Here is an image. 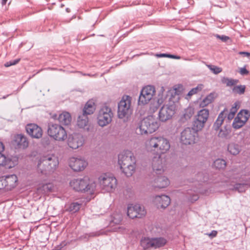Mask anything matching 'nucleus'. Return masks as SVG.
<instances>
[{
    "instance_id": "obj_5",
    "label": "nucleus",
    "mask_w": 250,
    "mask_h": 250,
    "mask_svg": "<svg viewBox=\"0 0 250 250\" xmlns=\"http://www.w3.org/2000/svg\"><path fill=\"white\" fill-rule=\"evenodd\" d=\"M70 186L75 190L92 194L96 188V184L88 177L75 179L70 182Z\"/></svg>"
},
{
    "instance_id": "obj_11",
    "label": "nucleus",
    "mask_w": 250,
    "mask_h": 250,
    "mask_svg": "<svg viewBox=\"0 0 250 250\" xmlns=\"http://www.w3.org/2000/svg\"><path fill=\"white\" fill-rule=\"evenodd\" d=\"M18 177L15 174L4 175L0 177V189L11 190L18 184Z\"/></svg>"
},
{
    "instance_id": "obj_41",
    "label": "nucleus",
    "mask_w": 250,
    "mask_h": 250,
    "mask_svg": "<svg viewBox=\"0 0 250 250\" xmlns=\"http://www.w3.org/2000/svg\"><path fill=\"white\" fill-rule=\"evenodd\" d=\"M203 88V85L202 84H199L196 87L192 88L191 90H190L188 95L187 96L190 97L198 92L202 90V88Z\"/></svg>"
},
{
    "instance_id": "obj_12",
    "label": "nucleus",
    "mask_w": 250,
    "mask_h": 250,
    "mask_svg": "<svg viewBox=\"0 0 250 250\" xmlns=\"http://www.w3.org/2000/svg\"><path fill=\"white\" fill-rule=\"evenodd\" d=\"M209 116V111L207 109H203L198 111L195 117L193 123V126L196 131H200L204 127Z\"/></svg>"
},
{
    "instance_id": "obj_13",
    "label": "nucleus",
    "mask_w": 250,
    "mask_h": 250,
    "mask_svg": "<svg viewBox=\"0 0 250 250\" xmlns=\"http://www.w3.org/2000/svg\"><path fill=\"white\" fill-rule=\"evenodd\" d=\"M194 127H187L181 133L180 141L184 145H191L195 143L197 132Z\"/></svg>"
},
{
    "instance_id": "obj_23",
    "label": "nucleus",
    "mask_w": 250,
    "mask_h": 250,
    "mask_svg": "<svg viewBox=\"0 0 250 250\" xmlns=\"http://www.w3.org/2000/svg\"><path fill=\"white\" fill-rule=\"evenodd\" d=\"M169 184V181L165 176H158L154 180V187L158 188H165Z\"/></svg>"
},
{
    "instance_id": "obj_61",
    "label": "nucleus",
    "mask_w": 250,
    "mask_h": 250,
    "mask_svg": "<svg viewBox=\"0 0 250 250\" xmlns=\"http://www.w3.org/2000/svg\"><path fill=\"white\" fill-rule=\"evenodd\" d=\"M202 194L206 193V192H201Z\"/></svg>"
},
{
    "instance_id": "obj_40",
    "label": "nucleus",
    "mask_w": 250,
    "mask_h": 250,
    "mask_svg": "<svg viewBox=\"0 0 250 250\" xmlns=\"http://www.w3.org/2000/svg\"><path fill=\"white\" fill-rule=\"evenodd\" d=\"M230 132V131L229 129L226 128V127H224V128H221L220 130V131L218 133V136L221 138L227 139Z\"/></svg>"
},
{
    "instance_id": "obj_34",
    "label": "nucleus",
    "mask_w": 250,
    "mask_h": 250,
    "mask_svg": "<svg viewBox=\"0 0 250 250\" xmlns=\"http://www.w3.org/2000/svg\"><path fill=\"white\" fill-rule=\"evenodd\" d=\"M246 90V86L245 85H239L234 86L232 89V91L234 94L242 95Z\"/></svg>"
},
{
    "instance_id": "obj_36",
    "label": "nucleus",
    "mask_w": 250,
    "mask_h": 250,
    "mask_svg": "<svg viewBox=\"0 0 250 250\" xmlns=\"http://www.w3.org/2000/svg\"><path fill=\"white\" fill-rule=\"evenodd\" d=\"M213 166L217 169H224L226 166V163L223 159H218L214 162Z\"/></svg>"
},
{
    "instance_id": "obj_39",
    "label": "nucleus",
    "mask_w": 250,
    "mask_h": 250,
    "mask_svg": "<svg viewBox=\"0 0 250 250\" xmlns=\"http://www.w3.org/2000/svg\"><path fill=\"white\" fill-rule=\"evenodd\" d=\"M194 113V109L192 107H188L185 110L184 117L186 120L189 119Z\"/></svg>"
},
{
    "instance_id": "obj_10",
    "label": "nucleus",
    "mask_w": 250,
    "mask_h": 250,
    "mask_svg": "<svg viewBox=\"0 0 250 250\" xmlns=\"http://www.w3.org/2000/svg\"><path fill=\"white\" fill-rule=\"evenodd\" d=\"M131 97L124 95L118 104V116L120 119L127 117L132 112L131 108Z\"/></svg>"
},
{
    "instance_id": "obj_7",
    "label": "nucleus",
    "mask_w": 250,
    "mask_h": 250,
    "mask_svg": "<svg viewBox=\"0 0 250 250\" xmlns=\"http://www.w3.org/2000/svg\"><path fill=\"white\" fill-rule=\"evenodd\" d=\"M99 183L101 188L106 192H112L117 187V180L113 175L104 174L98 178Z\"/></svg>"
},
{
    "instance_id": "obj_25",
    "label": "nucleus",
    "mask_w": 250,
    "mask_h": 250,
    "mask_svg": "<svg viewBox=\"0 0 250 250\" xmlns=\"http://www.w3.org/2000/svg\"><path fill=\"white\" fill-rule=\"evenodd\" d=\"M152 168L154 171L160 172L163 171L162 166V159L161 157H155L153 158L152 162Z\"/></svg>"
},
{
    "instance_id": "obj_9",
    "label": "nucleus",
    "mask_w": 250,
    "mask_h": 250,
    "mask_svg": "<svg viewBox=\"0 0 250 250\" xmlns=\"http://www.w3.org/2000/svg\"><path fill=\"white\" fill-rule=\"evenodd\" d=\"M175 104L170 98L168 103L165 104L159 112L160 121L165 122L170 119L175 113Z\"/></svg>"
},
{
    "instance_id": "obj_4",
    "label": "nucleus",
    "mask_w": 250,
    "mask_h": 250,
    "mask_svg": "<svg viewBox=\"0 0 250 250\" xmlns=\"http://www.w3.org/2000/svg\"><path fill=\"white\" fill-rule=\"evenodd\" d=\"M59 164V161L54 155L42 156L39 159L38 164V170L41 173L46 174L53 171Z\"/></svg>"
},
{
    "instance_id": "obj_29",
    "label": "nucleus",
    "mask_w": 250,
    "mask_h": 250,
    "mask_svg": "<svg viewBox=\"0 0 250 250\" xmlns=\"http://www.w3.org/2000/svg\"><path fill=\"white\" fill-rule=\"evenodd\" d=\"M77 125L80 128H84L87 127L88 125L87 116L83 114L79 115L78 118Z\"/></svg>"
},
{
    "instance_id": "obj_1",
    "label": "nucleus",
    "mask_w": 250,
    "mask_h": 250,
    "mask_svg": "<svg viewBox=\"0 0 250 250\" xmlns=\"http://www.w3.org/2000/svg\"><path fill=\"white\" fill-rule=\"evenodd\" d=\"M136 162L133 153L129 150H124L119 154L118 164L121 169L127 177L132 176L134 172Z\"/></svg>"
},
{
    "instance_id": "obj_51",
    "label": "nucleus",
    "mask_w": 250,
    "mask_h": 250,
    "mask_svg": "<svg viewBox=\"0 0 250 250\" xmlns=\"http://www.w3.org/2000/svg\"><path fill=\"white\" fill-rule=\"evenodd\" d=\"M239 54L240 55H243L245 57H248L250 59V53L247 52H239Z\"/></svg>"
},
{
    "instance_id": "obj_58",
    "label": "nucleus",
    "mask_w": 250,
    "mask_h": 250,
    "mask_svg": "<svg viewBox=\"0 0 250 250\" xmlns=\"http://www.w3.org/2000/svg\"><path fill=\"white\" fill-rule=\"evenodd\" d=\"M191 194H192V193H191V191H188V194H189V195H191Z\"/></svg>"
},
{
    "instance_id": "obj_49",
    "label": "nucleus",
    "mask_w": 250,
    "mask_h": 250,
    "mask_svg": "<svg viewBox=\"0 0 250 250\" xmlns=\"http://www.w3.org/2000/svg\"><path fill=\"white\" fill-rule=\"evenodd\" d=\"M239 72L242 75H246L249 74V71L245 67L241 68Z\"/></svg>"
},
{
    "instance_id": "obj_47",
    "label": "nucleus",
    "mask_w": 250,
    "mask_h": 250,
    "mask_svg": "<svg viewBox=\"0 0 250 250\" xmlns=\"http://www.w3.org/2000/svg\"><path fill=\"white\" fill-rule=\"evenodd\" d=\"M199 198V196L197 194H193L192 196H190L188 197V200L191 202H193L194 201H196L198 200Z\"/></svg>"
},
{
    "instance_id": "obj_60",
    "label": "nucleus",
    "mask_w": 250,
    "mask_h": 250,
    "mask_svg": "<svg viewBox=\"0 0 250 250\" xmlns=\"http://www.w3.org/2000/svg\"><path fill=\"white\" fill-rule=\"evenodd\" d=\"M200 176H201V174H199L198 176V177H200Z\"/></svg>"
},
{
    "instance_id": "obj_8",
    "label": "nucleus",
    "mask_w": 250,
    "mask_h": 250,
    "mask_svg": "<svg viewBox=\"0 0 250 250\" xmlns=\"http://www.w3.org/2000/svg\"><path fill=\"white\" fill-rule=\"evenodd\" d=\"M113 113L110 107L106 105L102 106L97 115V123L99 126L104 127L109 125L112 120Z\"/></svg>"
},
{
    "instance_id": "obj_21",
    "label": "nucleus",
    "mask_w": 250,
    "mask_h": 250,
    "mask_svg": "<svg viewBox=\"0 0 250 250\" xmlns=\"http://www.w3.org/2000/svg\"><path fill=\"white\" fill-rule=\"evenodd\" d=\"M52 117L54 119L57 120L60 124L65 125H69L72 119L71 115L67 112H63L59 115L55 114Z\"/></svg>"
},
{
    "instance_id": "obj_6",
    "label": "nucleus",
    "mask_w": 250,
    "mask_h": 250,
    "mask_svg": "<svg viewBox=\"0 0 250 250\" xmlns=\"http://www.w3.org/2000/svg\"><path fill=\"white\" fill-rule=\"evenodd\" d=\"M47 134L58 141H63L67 138V133L65 129L60 125L51 122L48 124Z\"/></svg>"
},
{
    "instance_id": "obj_59",
    "label": "nucleus",
    "mask_w": 250,
    "mask_h": 250,
    "mask_svg": "<svg viewBox=\"0 0 250 250\" xmlns=\"http://www.w3.org/2000/svg\"><path fill=\"white\" fill-rule=\"evenodd\" d=\"M66 10L67 11V12H69L68 8H66Z\"/></svg>"
},
{
    "instance_id": "obj_2",
    "label": "nucleus",
    "mask_w": 250,
    "mask_h": 250,
    "mask_svg": "<svg viewBox=\"0 0 250 250\" xmlns=\"http://www.w3.org/2000/svg\"><path fill=\"white\" fill-rule=\"evenodd\" d=\"M168 140L161 136L152 137L145 143V147L148 152L164 153L170 148Z\"/></svg>"
},
{
    "instance_id": "obj_35",
    "label": "nucleus",
    "mask_w": 250,
    "mask_h": 250,
    "mask_svg": "<svg viewBox=\"0 0 250 250\" xmlns=\"http://www.w3.org/2000/svg\"><path fill=\"white\" fill-rule=\"evenodd\" d=\"M213 100V94H210L207 96L200 104L201 107H204L211 103Z\"/></svg>"
},
{
    "instance_id": "obj_32",
    "label": "nucleus",
    "mask_w": 250,
    "mask_h": 250,
    "mask_svg": "<svg viewBox=\"0 0 250 250\" xmlns=\"http://www.w3.org/2000/svg\"><path fill=\"white\" fill-rule=\"evenodd\" d=\"M221 82L226 84L227 86L235 85L238 83V80L224 77L221 79Z\"/></svg>"
},
{
    "instance_id": "obj_14",
    "label": "nucleus",
    "mask_w": 250,
    "mask_h": 250,
    "mask_svg": "<svg viewBox=\"0 0 250 250\" xmlns=\"http://www.w3.org/2000/svg\"><path fill=\"white\" fill-rule=\"evenodd\" d=\"M67 143L70 148L76 149L83 145L84 139L83 136L80 133H73L69 135Z\"/></svg>"
},
{
    "instance_id": "obj_52",
    "label": "nucleus",
    "mask_w": 250,
    "mask_h": 250,
    "mask_svg": "<svg viewBox=\"0 0 250 250\" xmlns=\"http://www.w3.org/2000/svg\"><path fill=\"white\" fill-rule=\"evenodd\" d=\"M217 232L216 230H212L210 233L208 235L209 236L211 237H214L217 235Z\"/></svg>"
},
{
    "instance_id": "obj_37",
    "label": "nucleus",
    "mask_w": 250,
    "mask_h": 250,
    "mask_svg": "<svg viewBox=\"0 0 250 250\" xmlns=\"http://www.w3.org/2000/svg\"><path fill=\"white\" fill-rule=\"evenodd\" d=\"M248 185L249 184L247 183H237L234 186V189L239 192H242L245 191Z\"/></svg>"
},
{
    "instance_id": "obj_46",
    "label": "nucleus",
    "mask_w": 250,
    "mask_h": 250,
    "mask_svg": "<svg viewBox=\"0 0 250 250\" xmlns=\"http://www.w3.org/2000/svg\"><path fill=\"white\" fill-rule=\"evenodd\" d=\"M113 217V219L112 221L115 224H119L122 220V216L120 214L117 215V217H116L115 215H114Z\"/></svg>"
},
{
    "instance_id": "obj_28",
    "label": "nucleus",
    "mask_w": 250,
    "mask_h": 250,
    "mask_svg": "<svg viewBox=\"0 0 250 250\" xmlns=\"http://www.w3.org/2000/svg\"><path fill=\"white\" fill-rule=\"evenodd\" d=\"M140 245L144 250L153 249L152 238H142L140 241Z\"/></svg>"
},
{
    "instance_id": "obj_42",
    "label": "nucleus",
    "mask_w": 250,
    "mask_h": 250,
    "mask_svg": "<svg viewBox=\"0 0 250 250\" xmlns=\"http://www.w3.org/2000/svg\"><path fill=\"white\" fill-rule=\"evenodd\" d=\"M156 56L158 58L167 57L175 59H180L181 58V57L179 56H175L173 55L165 53L157 54L156 55Z\"/></svg>"
},
{
    "instance_id": "obj_22",
    "label": "nucleus",
    "mask_w": 250,
    "mask_h": 250,
    "mask_svg": "<svg viewBox=\"0 0 250 250\" xmlns=\"http://www.w3.org/2000/svg\"><path fill=\"white\" fill-rule=\"evenodd\" d=\"M14 142L19 148H25L28 146V142L26 138L22 134L16 135Z\"/></svg>"
},
{
    "instance_id": "obj_16",
    "label": "nucleus",
    "mask_w": 250,
    "mask_h": 250,
    "mask_svg": "<svg viewBox=\"0 0 250 250\" xmlns=\"http://www.w3.org/2000/svg\"><path fill=\"white\" fill-rule=\"evenodd\" d=\"M146 213L144 207L139 204H131L127 207V215L132 219L142 218L146 215Z\"/></svg>"
},
{
    "instance_id": "obj_38",
    "label": "nucleus",
    "mask_w": 250,
    "mask_h": 250,
    "mask_svg": "<svg viewBox=\"0 0 250 250\" xmlns=\"http://www.w3.org/2000/svg\"><path fill=\"white\" fill-rule=\"evenodd\" d=\"M81 206V204H79L77 202L73 203L70 204L67 210L70 212L74 213L78 211L80 209Z\"/></svg>"
},
{
    "instance_id": "obj_20",
    "label": "nucleus",
    "mask_w": 250,
    "mask_h": 250,
    "mask_svg": "<svg viewBox=\"0 0 250 250\" xmlns=\"http://www.w3.org/2000/svg\"><path fill=\"white\" fill-rule=\"evenodd\" d=\"M18 158H7L2 153H0V166H5L9 168H12L17 164Z\"/></svg>"
},
{
    "instance_id": "obj_55",
    "label": "nucleus",
    "mask_w": 250,
    "mask_h": 250,
    "mask_svg": "<svg viewBox=\"0 0 250 250\" xmlns=\"http://www.w3.org/2000/svg\"><path fill=\"white\" fill-rule=\"evenodd\" d=\"M208 179V177L206 176H205L204 177H203V180H201V179H199L200 181H202V182H206L207 181Z\"/></svg>"
},
{
    "instance_id": "obj_33",
    "label": "nucleus",
    "mask_w": 250,
    "mask_h": 250,
    "mask_svg": "<svg viewBox=\"0 0 250 250\" xmlns=\"http://www.w3.org/2000/svg\"><path fill=\"white\" fill-rule=\"evenodd\" d=\"M228 151L232 155H237L240 152V147L239 145L231 143L228 145Z\"/></svg>"
},
{
    "instance_id": "obj_30",
    "label": "nucleus",
    "mask_w": 250,
    "mask_h": 250,
    "mask_svg": "<svg viewBox=\"0 0 250 250\" xmlns=\"http://www.w3.org/2000/svg\"><path fill=\"white\" fill-rule=\"evenodd\" d=\"M53 185L50 183L43 184L39 187L37 188L38 192L41 194H47L51 191L53 189Z\"/></svg>"
},
{
    "instance_id": "obj_27",
    "label": "nucleus",
    "mask_w": 250,
    "mask_h": 250,
    "mask_svg": "<svg viewBox=\"0 0 250 250\" xmlns=\"http://www.w3.org/2000/svg\"><path fill=\"white\" fill-rule=\"evenodd\" d=\"M167 240L163 237H152L153 249H158L164 246Z\"/></svg>"
},
{
    "instance_id": "obj_3",
    "label": "nucleus",
    "mask_w": 250,
    "mask_h": 250,
    "mask_svg": "<svg viewBox=\"0 0 250 250\" xmlns=\"http://www.w3.org/2000/svg\"><path fill=\"white\" fill-rule=\"evenodd\" d=\"M160 126L159 122L153 115H149L141 121L136 127L135 132L138 135L152 133L158 129Z\"/></svg>"
},
{
    "instance_id": "obj_24",
    "label": "nucleus",
    "mask_w": 250,
    "mask_h": 250,
    "mask_svg": "<svg viewBox=\"0 0 250 250\" xmlns=\"http://www.w3.org/2000/svg\"><path fill=\"white\" fill-rule=\"evenodd\" d=\"M250 116V114L248 110H242L237 114L236 117V120H241V122L239 123V125H236L237 126H242L248 121Z\"/></svg>"
},
{
    "instance_id": "obj_31",
    "label": "nucleus",
    "mask_w": 250,
    "mask_h": 250,
    "mask_svg": "<svg viewBox=\"0 0 250 250\" xmlns=\"http://www.w3.org/2000/svg\"><path fill=\"white\" fill-rule=\"evenodd\" d=\"M224 118L225 115L224 113V111H222L219 114L216 121H215L213 125V128H214V130H217L218 129H219V128H220V127L222 125L224 122Z\"/></svg>"
},
{
    "instance_id": "obj_48",
    "label": "nucleus",
    "mask_w": 250,
    "mask_h": 250,
    "mask_svg": "<svg viewBox=\"0 0 250 250\" xmlns=\"http://www.w3.org/2000/svg\"><path fill=\"white\" fill-rule=\"evenodd\" d=\"M240 122H241V120H236V118H235L234 120V121L233 122V124H232V126L233 127L235 128V129H238V128H240V127H241L242 126H237L236 125L238 124V125H239L240 124H239V123Z\"/></svg>"
},
{
    "instance_id": "obj_45",
    "label": "nucleus",
    "mask_w": 250,
    "mask_h": 250,
    "mask_svg": "<svg viewBox=\"0 0 250 250\" xmlns=\"http://www.w3.org/2000/svg\"><path fill=\"white\" fill-rule=\"evenodd\" d=\"M20 60V59H18L15 60L10 61L9 62H6L4 64V66L5 67H9V66H10L12 65H15L19 62Z\"/></svg>"
},
{
    "instance_id": "obj_56",
    "label": "nucleus",
    "mask_w": 250,
    "mask_h": 250,
    "mask_svg": "<svg viewBox=\"0 0 250 250\" xmlns=\"http://www.w3.org/2000/svg\"><path fill=\"white\" fill-rule=\"evenodd\" d=\"M6 1H2V2H1L2 5L3 6L4 5L6 4Z\"/></svg>"
},
{
    "instance_id": "obj_17",
    "label": "nucleus",
    "mask_w": 250,
    "mask_h": 250,
    "mask_svg": "<svg viewBox=\"0 0 250 250\" xmlns=\"http://www.w3.org/2000/svg\"><path fill=\"white\" fill-rule=\"evenodd\" d=\"M87 165V163L81 157H71L69 160V166L75 171L83 170Z\"/></svg>"
},
{
    "instance_id": "obj_19",
    "label": "nucleus",
    "mask_w": 250,
    "mask_h": 250,
    "mask_svg": "<svg viewBox=\"0 0 250 250\" xmlns=\"http://www.w3.org/2000/svg\"><path fill=\"white\" fill-rule=\"evenodd\" d=\"M154 202L158 208H165L170 203V198L166 195L156 196Z\"/></svg>"
},
{
    "instance_id": "obj_54",
    "label": "nucleus",
    "mask_w": 250,
    "mask_h": 250,
    "mask_svg": "<svg viewBox=\"0 0 250 250\" xmlns=\"http://www.w3.org/2000/svg\"><path fill=\"white\" fill-rule=\"evenodd\" d=\"M4 146L3 144V143L1 142H0V153H1L4 151Z\"/></svg>"
},
{
    "instance_id": "obj_15",
    "label": "nucleus",
    "mask_w": 250,
    "mask_h": 250,
    "mask_svg": "<svg viewBox=\"0 0 250 250\" xmlns=\"http://www.w3.org/2000/svg\"><path fill=\"white\" fill-rule=\"evenodd\" d=\"M155 92V88L151 85L145 86L141 90L138 102L140 104H147L153 97Z\"/></svg>"
},
{
    "instance_id": "obj_53",
    "label": "nucleus",
    "mask_w": 250,
    "mask_h": 250,
    "mask_svg": "<svg viewBox=\"0 0 250 250\" xmlns=\"http://www.w3.org/2000/svg\"><path fill=\"white\" fill-rule=\"evenodd\" d=\"M102 233H100V232H92V233H90L89 236H92V237L98 236L100 235Z\"/></svg>"
},
{
    "instance_id": "obj_43",
    "label": "nucleus",
    "mask_w": 250,
    "mask_h": 250,
    "mask_svg": "<svg viewBox=\"0 0 250 250\" xmlns=\"http://www.w3.org/2000/svg\"><path fill=\"white\" fill-rule=\"evenodd\" d=\"M208 67L215 74H219L222 71V69L221 67L215 65H208Z\"/></svg>"
},
{
    "instance_id": "obj_57",
    "label": "nucleus",
    "mask_w": 250,
    "mask_h": 250,
    "mask_svg": "<svg viewBox=\"0 0 250 250\" xmlns=\"http://www.w3.org/2000/svg\"><path fill=\"white\" fill-rule=\"evenodd\" d=\"M8 96H9V95H6V96H3V97H2V98L3 99H6L7 97H8Z\"/></svg>"
},
{
    "instance_id": "obj_26",
    "label": "nucleus",
    "mask_w": 250,
    "mask_h": 250,
    "mask_svg": "<svg viewBox=\"0 0 250 250\" xmlns=\"http://www.w3.org/2000/svg\"><path fill=\"white\" fill-rule=\"evenodd\" d=\"M95 110V104L91 101H88L85 104L83 109V114L86 115H91L93 114Z\"/></svg>"
},
{
    "instance_id": "obj_18",
    "label": "nucleus",
    "mask_w": 250,
    "mask_h": 250,
    "mask_svg": "<svg viewBox=\"0 0 250 250\" xmlns=\"http://www.w3.org/2000/svg\"><path fill=\"white\" fill-rule=\"evenodd\" d=\"M27 133L32 138L39 139L42 137V131L41 127L35 124H29L26 126Z\"/></svg>"
},
{
    "instance_id": "obj_44",
    "label": "nucleus",
    "mask_w": 250,
    "mask_h": 250,
    "mask_svg": "<svg viewBox=\"0 0 250 250\" xmlns=\"http://www.w3.org/2000/svg\"><path fill=\"white\" fill-rule=\"evenodd\" d=\"M237 111V109L236 108V105H235V106H232L230 110L229 113L228 115V119L229 120H232L234 118V115L236 113Z\"/></svg>"
},
{
    "instance_id": "obj_50",
    "label": "nucleus",
    "mask_w": 250,
    "mask_h": 250,
    "mask_svg": "<svg viewBox=\"0 0 250 250\" xmlns=\"http://www.w3.org/2000/svg\"><path fill=\"white\" fill-rule=\"evenodd\" d=\"M216 37L217 38L220 39V40H221L222 41H224V42H226L227 40H228L229 39V38L228 36H223V35L220 36L219 35H217Z\"/></svg>"
}]
</instances>
